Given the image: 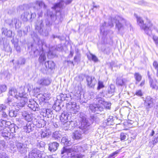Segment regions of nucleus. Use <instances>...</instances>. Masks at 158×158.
<instances>
[{
	"mask_svg": "<svg viewBox=\"0 0 158 158\" xmlns=\"http://www.w3.org/2000/svg\"><path fill=\"white\" fill-rule=\"evenodd\" d=\"M79 120L81 123V128L75 131L73 136V138L76 139L81 138L82 133H85L89 128L90 123L83 113H80Z\"/></svg>",
	"mask_w": 158,
	"mask_h": 158,
	"instance_id": "f257e3e1",
	"label": "nucleus"
},
{
	"mask_svg": "<svg viewBox=\"0 0 158 158\" xmlns=\"http://www.w3.org/2000/svg\"><path fill=\"white\" fill-rule=\"evenodd\" d=\"M79 147L74 146L71 148H67L64 147L61 150V154H63V158H82V156L80 154H74V152L79 151Z\"/></svg>",
	"mask_w": 158,
	"mask_h": 158,
	"instance_id": "f03ea898",
	"label": "nucleus"
},
{
	"mask_svg": "<svg viewBox=\"0 0 158 158\" xmlns=\"http://www.w3.org/2000/svg\"><path fill=\"white\" fill-rule=\"evenodd\" d=\"M139 26L141 29H143L145 33L148 35L151 36L152 35V31L154 29L158 32V29L153 25L151 23H149L146 25V24L144 23L143 20L142 18L139 17Z\"/></svg>",
	"mask_w": 158,
	"mask_h": 158,
	"instance_id": "7ed1b4c3",
	"label": "nucleus"
},
{
	"mask_svg": "<svg viewBox=\"0 0 158 158\" xmlns=\"http://www.w3.org/2000/svg\"><path fill=\"white\" fill-rule=\"evenodd\" d=\"M64 3L63 1L60 0L57 3H55L53 6L52 7V9L54 11L53 12L48 10L47 12V15L50 16L51 18H52L55 16L56 13V16H57V18H58V16H64L63 14H62L60 10L56 12V9H60L62 8L64 5Z\"/></svg>",
	"mask_w": 158,
	"mask_h": 158,
	"instance_id": "20e7f679",
	"label": "nucleus"
},
{
	"mask_svg": "<svg viewBox=\"0 0 158 158\" xmlns=\"http://www.w3.org/2000/svg\"><path fill=\"white\" fill-rule=\"evenodd\" d=\"M32 7L35 12L39 17L41 16L43 14L42 8L45 10L46 9L47 5L42 0H37L34 2L32 4Z\"/></svg>",
	"mask_w": 158,
	"mask_h": 158,
	"instance_id": "39448f33",
	"label": "nucleus"
},
{
	"mask_svg": "<svg viewBox=\"0 0 158 158\" xmlns=\"http://www.w3.org/2000/svg\"><path fill=\"white\" fill-rule=\"evenodd\" d=\"M70 117L71 115L70 114H68L67 112H64L62 113L60 117V119L61 122L64 123V124L66 123L67 124H69V127H73L76 126L77 124L76 122L68 121L69 118Z\"/></svg>",
	"mask_w": 158,
	"mask_h": 158,
	"instance_id": "423d86ee",
	"label": "nucleus"
},
{
	"mask_svg": "<svg viewBox=\"0 0 158 158\" xmlns=\"http://www.w3.org/2000/svg\"><path fill=\"white\" fill-rule=\"evenodd\" d=\"M110 20L111 22V24H110V22L109 25L112 27L113 26L114 23H115L116 27V28H118V31H120L123 27V26L120 22H122V23H124L125 21L124 19L118 16H116L113 19L111 18Z\"/></svg>",
	"mask_w": 158,
	"mask_h": 158,
	"instance_id": "0eeeda50",
	"label": "nucleus"
},
{
	"mask_svg": "<svg viewBox=\"0 0 158 158\" xmlns=\"http://www.w3.org/2000/svg\"><path fill=\"white\" fill-rule=\"evenodd\" d=\"M45 153L36 149L32 150L29 154V158H44Z\"/></svg>",
	"mask_w": 158,
	"mask_h": 158,
	"instance_id": "6e6552de",
	"label": "nucleus"
},
{
	"mask_svg": "<svg viewBox=\"0 0 158 158\" xmlns=\"http://www.w3.org/2000/svg\"><path fill=\"white\" fill-rule=\"evenodd\" d=\"M67 110L70 113L76 114L79 110V106H77L75 102H69L67 104Z\"/></svg>",
	"mask_w": 158,
	"mask_h": 158,
	"instance_id": "1a4fd4ad",
	"label": "nucleus"
},
{
	"mask_svg": "<svg viewBox=\"0 0 158 158\" xmlns=\"http://www.w3.org/2000/svg\"><path fill=\"white\" fill-rule=\"evenodd\" d=\"M8 94L10 96H13L17 99H20L22 96H24V95H26L25 93H20L19 92L18 93L16 89L14 87L10 88Z\"/></svg>",
	"mask_w": 158,
	"mask_h": 158,
	"instance_id": "9d476101",
	"label": "nucleus"
},
{
	"mask_svg": "<svg viewBox=\"0 0 158 158\" xmlns=\"http://www.w3.org/2000/svg\"><path fill=\"white\" fill-rule=\"evenodd\" d=\"M18 22L19 20L16 18L7 19L5 21L6 23L10 27H13L15 25L16 29H18L21 27V23Z\"/></svg>",
	"mask_w": 158,
	"mask_h": 158,
	"instance_id": "9b49d317",
	"label": "nucleus"
},
{
	"mask_svg": "<svg viewBox=\"0 0 158 158\" xmlns=\"http://www.w3.org/2000/svg\"><path fill=\"white\" fill-rule=\"evenodd\" d=\"M15 145L19 152L21 153H25L27 152L28 148L27 143L16 141L15 142Z\"/></svg>",
	"mask_w": 158,
	"mask_h": 158,
	"instance_id": "f8f14e48",
	"label": "nucleus"
},
{
	"mask_svg": "<svg viewBox=\"0 0 158 158\" xmlns=\"http://www.w3.org/2000/svg\"><path fill=\"white\" fill-rule=\"evenodd\" d=\"M31 36L33 39L34 42L38 41L37 44L39 46L40 50H41L40 47L42 49H43V47L45 46L47 47V46L44 40H40L38 37V35L35 33H33L31 35Z\"/></svg>",
	"mask_w": 158,
	"mask_h": 158,
	"instance_id": "ddd939ff",
	"label": "nucleus"
},
{
	"mask_svg": "<svg viewBox=\"0 0 158 158\" xmlns=\"http://www.w3.org/2000/svg\"><path fill=\"white\" fill-rule=\"evenodd\" d=\"M89 107L92 112L97 114H99L103 110V107L98 104H91Z\"/></svg>",
	"mask_w": 158,
	"mask_h": 158,
	"instance_id": "4468645a",
	"label": "nucleus"
},
{
	"mask_svg": "<svg viewBox=\"0 0 158 158\" xmlns=\"http://www.w3.org/2000/svg\"><path fill=\"white\" fill-rule=\"evenodd\" d=\"M36 16L35 12L31 13L30 10L25 12L24 14L21 15V18L24 21H27L28 19L35 18Z\"/></svg>",
	"mask_w": 158,
	"mask_h": 158,
	"instance_id": "2eb2a0df",
	"label": "nucleus"
},
{
	"mask_svg": "<svg viewBox=\"0 0 158 158\" xmlns=\"http://www.w3.org/2000/svg\"><path fill=\"white\" fill-rule=\"evenodd\" d=\"M18 99L20 100V102L16 104L15 109L16 110H19L26 104L28 101V99L26 97V95H24L20 99Z\"/></svg>",
	"mask_w": 158,
	"mask_h": 158,
	"instance_id": "dca6fc26",
	"label": "nucleus"
},
{
	"mask_svg": "<svg viewBox=\"0 0 158 158\" xmlns=\"http://www.w3.org/2000/svg\"><path fill=\"white\" fill-rule=\"evenodd\" d=\"M28 106L34 111H38L39 106L37 103L34 100H30L28 103Z\"/></svg>",
	"mask_w": 158,
	"mask_h": 158,
	"instance_id": "f3484780",
	"label": "nucleus"
},
{
	"mask_svg": "<svg viewBox=\"0 0 158 158\" xmlns=\"http://www.w3.org/2000/svg\"><path fill=\"white\" fill-rule=\"evenodd\" d=\"M51 80L48 78L42 77L39 79L37 83L40 85L42 86H48L51 83Z\"/></svg>",
	"mask_w": 158,
	"mask_h": 158,
	"instance_id": "a211bd4d",
	"label": "nucleus"
},
{
	"mask_svg": "<svg viewBox=\"0 0 158 158\" xmlns=\"http://www.w3.org/2000/svg\"><path fill=\"white\" fill-rule=\"evenodd\" d=\"M88 85L89 87H94L97 83V81L93 76H87L86 77Z\"/></svg>",
	"mask_w": 158,
	"mask_h": 158,
	"instance_id": "6ab92c4d",
	"label": "nucleus"
},
{
	"mask_svg": "<svg viewBox=\"0 0 158 158\" xmlns=\"http://www.w3.org/2000/svg\"><path fill=\"white\" fill-rule=\"evenodd\" d=\"M148 73L149 79V83L150 87L153 89L156 90H158V82L156 81H153L152 78L149 74V72H148Z\"/></svg>",
	"mask_w": 158,
	"mask_h": 158,
	"instance_id": "aec40b11",
	"label": "nucleus"
},
{
	"mask_svg": "<svg viewBox=\"0 0 158 158\" xmlns=\"http://www.w3.org/2000/svg\"><path fill=\"white\" fill-rule=\"evenodd\" d=\"M59 146V144L56 142H54L48 144V149L51 152L56 151Z\"/></svg>",
	"mask_w": 158,
	"mask_h": 158,
	"instance_id": "412c9836",
	"label": "nucleus"
},
{
	"mask_svg": "<svg viewBox=\"0 0 158 158\" xmlns=\"http://www.w3.org/2000/svg\"><path fill=\"white\" fill-rule=\"evenodd\" d=\"M145 102L148 104V107L150 108L155 104V100L150 96H148L145 100Z\"/></svg>",
	"mask_w": 158,
	"mask_h": 158,
	"instance_id": "4be33fe9",
	"label": "nucleus"
},
{
	"mask_svg": "<svg viewBox=\"0 0 158 158\" xmlns=\"http://www.w3.org/2000/svg\"><path fill=\"white\" fill-rule=\"evenodd\" d=\"M2 133V135L7 139L12 138L14 136L12 134H11L10 132H9L8 131L4 128L3 129Z\"/></svg>",
	"mask_w": 158,
	"mask_h": 158,
	"instance_id": "5701e85b",
	"label": "nucleus"
},
{
	"mask_svg": "<svg viewBox=\"0 0 158 158\" xmlns=\"http://www.w3.org/2000/svg\"><path fill=\"white\" fill-rule=\"evenodd\" d=\"M115 86L113 84H111L108 86L106 91L107 94L109 95L112 96L114 95L115 92Z\"/></svg>",
	"mask_w": 158,
	"mask_h": 158,
	"instance_id": "b1692460",
	"label": "nucleus"
},
{
	"mask_svg": "<svg viewBox=\"0 0 158 158\" xmlns=\"http://www.w3.org/2000/svg\"><path fill=\"white\" fill-rule=\"evenodd\" d=\"M43 111V116L48 118L52 117L53 113L50 110L48 109H44Z\"/></svg>",
	"mask_w": 158,
	"mask_h": 158,
	"instance_id": "393cba45",
	"label": "nucleus"
},
{
	"mask_svg": "<svg viewBox=\"0 0 158 158\" xmlns=\"http://www.w3.org/2000/svg\"><path fill=\"white\" fill-rule=\"evenodd\" d=\"M61 142L65 146H69L72 143L70 139L66 136L62 138Z\"/></svg>",
	"mask_w": 158,
	"mask_h": 158,
	"instance_id": "a878e982",
	"label": "nucleus"
},
{
	"mask_svg": "<svg viewBox=\"0 0 158 158\" xmlns=\"http://www.w3.org/2000/svg\"><path fill=\"white\" fill-rule=\"evenodd\" d=\"M45 65L47 69H52L55 68V64L52 61H48L45 62Z\"/></svg>",
	"mask_w": 158,
	"mask_h": 158,
	"instance_id": "bb28decb",
	"label": "nucleus"
},
{
	"mask_svg": "<svg viewBox=\"0 0 158 158\" xmlns=\"http://www.w3.org/2000/svg\"><path fill=\"white\" fill-rule=\"evenodd\" d=\"M13 99L9 96L7 99L5 101V103L7 105L12 106H15L14 102Z\"/></svg>",
	"mask_w": 158,
	"mask_h": 158,
	"instance_id": "cd10ccee",
	"label": "nucleus"
},
{
	"mask_svg": "<svg viewBox=\"0 0 158 158\" xmlns=\"http://www.w3.org/2000/svg\"><path fill=\"white\" fill-rule=\"evenodd\" d=\"M40 135L42 138H48L50 135L49 130H44L40 132Z\"/></svg>",
	"mask_w": 158,
	"mask_h": 158,
	"instance_id": "c85d7f7f",
	"label": "nucleus"
},
{
	"mask_svg": "<svg viewBox=\"0 0 158 158\" xmlns=\"http://www.w3.org/2000/svg\"><path fill=\"white\" fill-rule=\"evenodd\" d=\"M2 34L5 36L10 37L11 36L12 32L10 30H8L6 28H2Z\"/></svg>",
	"mask_w": 158,
	"mask_h": 158,
	"instance_id": "c756f323",
	"label": "nucleus"
},
{
	"mask_svg": "<svg viewBox=\"0 0 158 158\" xmlns=\"http://www.w3.org/2000/svg\"><path fill=\"white\" fill-rule=\"evenodd\" d=\"M42 22L41 21L40 22V24L39 25H37L35 26V28L36 30L38 31V32H40V33L42 34V35H44L45 36H48V32L47 31V32L45 33H43L41 32L42 31Z\"/></svg>",
	"mask_w": 158,
	"mask_h": 158,
	"instance_id": "7c9ffc66",
	"label": "nucleus"
},
{
	"mask_svg": "<svg viewBox=\"0 0 158 158\" xmlns=\"http://www.w3.org/2000/svg\"><path fill=\"white\" fill-rule=\"evenodd\" d=\"M127 81V79L125 78L121 79L117 78L116 80V84L118 85L123 86L125 84Z\"/></svg>",
	"mask_w": 158,
	"mask_h": 158,
	"instance_id": "2f4dec72",
	"label": "nucleus"
},
{
	"mask_svg": "<svg viewBox=\"0 0 158 158\" xmlns=\"http://www.w3.org/2000/svg\"><path fill=\"white\" fill-rule=\"evenodd\" d=\"M32 125L31 123L28 122L26 125L24 127V129L25 131L27 133H29L31 131V126Z\"/></svg>",
	"mask_w": 158,
	"mask_h": 158,
	"instance_id": "473e14b6",
	"label": "nucleus"
},
{
	"mask_svg": "<svg viewBox=\"0 0 158 158\" xmlns=\"http://www.w3.org/2000/svg\"><path fill=\"white\" fill-rule=\"evenodd\" d=\"M19 10V11L27 10V12H28L29 10H30L28 5L27 4H26L19 6V8L18 9V10Z\"/></svg>",
	"mask_w": 158,
	"mask_h": 158,
	"instance_id": "72a5a7b5",
	"label": "nucleus"
},
{
	"mask_svg": "<svg viewBox=\"0 0 158 158\" xmlns=\"http://www.w3.org/2000/svg\"><path fill=\"white\" fill-rule=\"evenodd\" d=\"M60 132H61L58 131L54 132L52 135V137L55 139L60 140L61 136Z\"/></svg>",
	"mask_w": 158,
	"mask_h": 158,
	"instance_id": "f704fd0d",
	"label": "nucleus"
},
{
	"mask_svg": "<svg viewBox=\"0 0 158 158\" xmlns=\"http://www.w3.org/2000/svg\"><path fill=\"white\" fill-rule=\"evenodd\" d=\"M1 124L4 127L5 129V127H7L11 125V122L9 121H6L5 120H2L0 122Z\"/></svg>",
	"mask_w": 158,
	"mask_h": 158,
	"instance_id": "c9c22d12",
	"label": "nucleus"
},
{
	"mask_svg": "<svg viewBox=\"0 0 158 158\" xmlns=\"http://www.w3.org/2000/svg\"><path fill=\"white\" fill-rule=\"evenodd\" d=\"M100 96V95H98L96 96L95 101L99 103L102 104L105 102L104 99Z\"/></svg>",
	"mask_w": 158,
	"mask_h": 158,
	"instance_id": "e433bc0d",
	"label": "nucleus"
},
{
	"mask_svg": "<svg viewBox=\"0 0 158 158\" xmlns=\"http://www.w3.org/2000/svg\"><path fill=\"white\" fill-rule=\"evenodd\" d=\"M89 60H91L94 62H97L98 61V59L97 57L94 55L90 54V55L87 56Z\"/></svg>",
	"mask_w": 158,
	"mask_h": 158,
	"instance_id": "4c0bfd02",
	"label": "nucleus"
},
{
	"mask_svg": "<svg viewBox=\"0 0 158 158\" xmlns=\"http://www.w3.org/2000/svg\"><path fill=\"white\" fill-rule=\"evenodd\" d=\"M23 116L25 118V119L28 122L31 123L30 121L31 120V115L27 114V113L23 114Z\"/></svg>",
	"mask_w": 158,
	"mask_h": 158,
	"instance_id": "58836bf2",
	"label": "nucleus"
},
{
	"mask_svg": "<svg viewBox=\"0 0 158 158\" xmlns=\"http://www.w3.org/2000/svg\"><path fill=\"white\" fill-rule=\"evenodd\" d=\"M75 52L76 55L74 57V60L75 62H77L80 60V54L78 49H75Z\"/></svg>",
	"mask_w": 158,
	"mask_h": 158,
	"instance_id": "ea45409f",
	"label": "nucleus"
},
{
	"mask_svg": "<svg viewBox=\"0 0 158 158\" xmlns=\"http://www.w3.org/2000/svg\"><path fill=\"white\" fill-rule=\"evenodd\" d=\"M52 108L56 112L59 111L61 110V107L59 103H55L53 106Z\"/></svg>",
	"mask_w": 158,
	"mask_h": 158,
	"instance_id": "a19ab883",
	"label": "nucleus"
},
{
	"mask_svg": "<svg viewBox=\"0 0 158 158\" xmlns=\"http://www.w3.org/2000/svg\"><path fill=\"white\" fill-rule=\"evenodd\" d=\"M153 66L156 71V76L158 77V62L156 61H154L153 64Z\"/></svg>",
	"mask_w": 158,
	"mask_h": 158,
	"instance_id": "79ce46f5",
	"label": "nucleus"
},
{
	"mask_svg": "<svg viewBox=\"0 0 158 158\" xmlns=\"http://www.w3.org/2000/svg\"><path fill=\"white\" fill-rule=\"evenodd\" d=\"M17 112L16 111L10 110L9 111V114L10 117H15L16 116Z\"/></svg>",
	"mask_w": 158,
	"mask_h": 158,
	"instance_id": "37998d69",
	"label": "nucleus"
},
{
	"mask_svg": "<svg viewBox=\"0 0 158 158\" xmlns=\"http://www.w3.org/2000/svg\"><path fill=\"white\" fill-rule=\"evenodd\" d=\"M6 89V86L5 85H0V94L5 92Z\"/></svg>",
	"mask_w": 158,
	"mask_h": 158,
	"instance_id": "c03bdc74",
	"label": "nucleus"
},
{
	"mask_svg": "<svg viewBox=\"0 0 158 158\" xmlns=\"http://www.w3.org/2000/svg\"><path fill=\"white\" fill-rule=\"evenodd\" d=\"M158 142V133H156L154 136L153 139L152 141V144L154 145Z\"/></svg>",
	"mask_w": 158,
	"mask_h": 158,
	"instance_id": "a18cd8bd",
	"label": "nucleus"
},
{
	"mask_svg": "<svg viewBox=\"0 0 158 158\" xmlns=\"http://www.w3.org/2000/svg\"><path fill=\"white\" fill-rule=\"evenodd\" d=\"M46 59L45 56L44 54H41L39 58V61L40 62H42L45 61Z\"/></svg>",
	"mask_w": 158,
	"mask_h": 158,
	"instance_id": "49530a36",
	"label": "nucleus"
},
{
	"mask_svg": "<svg viewBox=\"0 0 158 158\" xmlns=\"http://www.w3.org/2000/svg\"><path fill=\"white\" fill-rule=\"evenodd\" d=\"M98 86L97 88V89L98 90H99L104 87V85L103 84V82L101 81H99L98 82Z\"/></svg>",
	"mask_w": 158,
	"mask_h": 158,
	"instance_id": "de8ad7c7",
	"label": "nucleus"
},
{
	"mask_svg": "<svg viewBox=\"0 0 158 158\" xmlns=\"http://www.w3.org/2000/svg\"><path fill=\"white\" fill-rule=\"evenodd\" d=\"M25 60L24 58H20L17 62V64L18 65H22L25 64Z\"/></svg>",
	"mask_w": 158,
	"mask_h": 158,
	"instance_id": "09e8293b",
	"label": "nucleus"
},
{
	"mask_svg": "<svg viewBox=\"0 0 158 158\" xmlns=\"http://www.w3.org/2000/svg\"><path fill=\"white\" fill-rule=\"evenodd\" d=\"M45 145L46 143L44 142L41 141L37 143V146L38 148H44Z\"/></svg>",
	"mask_w": 158,
	"mask_h": 158,
	"instance_id": "8fccbe9b",
	"label": "nucleus"
},
{
	"mask_svg": "<svg viewBox=\"0 0 158 158\" xmlns=\"http://www.w3.org/2000/svg\"><path fill=\"white\" fill-rule=\"evenodd\" d=\"M4 49L6 51H9L10 49V47L8 44L6 43V44L4 43L3 44Z\"/></svg>",
	"mask_w": 158,
	"mask_h": 158,
	"instance_id": "3c124183",
	"label": "nucleus"
},
{
	"mask_svg": "<svg viewBox=\"0 0 158 158\" xmlns=\"http://www.w3.org/2000/svg\"><path fill=\"white\" fill-rule=\"evenodd\" d=\"M17 10V8H13L12 9L9 10H8L7 13L8 14L11 15L15 13Z\"/></svg>",
	"mask_w": 158,
	"mask_h": 158,
	"instance_id": "603ef678",
	"label": "nucleus"
},
{
	"mask_svg": "<svg viewBox=\"0 0 158 158\" xmlns=\"http://www.w3.org/2000/svg\"><path fill=\"white\" fill-rule=\"evenodd\" d=\"M5 147V142L4 141H0V149L1 150H2Z\"/></svg>",
	"mask_w": 158,
	"mask_h": 158,
	"instance_id": "864d4df0",
	"label": "nucleus"
},
{
	"mask_svg": "<svg viewBox=\"0 0 158 158\" xmlns=\"http://www.w3.org/2000/svg\"><path fill=\"white\" fill-rule=\"evenodd\" d=\"M103 104L104 105L106 109H109L110 108L111 105V103L108 102H106L105 101V102H104Z\"/></svg>",
	"mask_w": 158,
	"mask_h": 158,
	"instance_id": "5fc2aeb1",
	"label": "nucleus"
},
{
	"mask_svg": "<svg viewBox=\"0 0 158 158\" xmlns=\"http://www.w3.org/2000/svg\"><path fill=\"white\" fill-rule=\"evenodd\" d=\"M44 121L43 120H40V121H38V122H36V125L39 128L41 127H43L42 124V122H44Z\"/></svg>",
	"mask_w": 158,
	"mask_h": 158,
	"instance_id": "6e6d98bb",
	"label": "nucleus"
},
{
	"mask_svg": "<svg viewBox=\"0 0 158 158\" xmlns=\"http://www.w3.org/2000/svg\"><path fill=\"white\" fill-rule=\"evenodd\" d=\"M0 158H9L8 155L4 152L0 153Z\"/></svg>",
	"mask_w": 158,
	"mask_h": 158,
	"instance_id": "4d7b16f0",
	"label": "nucleus"
},
{
	"mask_svg": "<svg viewBox=\"0 0 158 158\" xmlns=\"http://www.w3.org/2000/svg\"><path fill=\"white\" fill-rule=\"evenodd\" d=\"M60 97L61 98V100L62 101L66 100V98H68L66 94H60Z\"/></svg>",
	"mask_w": 158,
	"mask_h": 158,
	"instance_id": "13d9d810",
	"label": "nucleus"
},
{
	"mask_svg": "<svg viewBox=\"0 0 158 158\" xmlns=\"http://www.w3.org/2000/svg\"><path fill=\"white\" fill-rule=\"evenodd\" d=\"M119 152V150H117L115 152H113L112 153L110 154L108 156V158H111L112 157L114 156L115 155L118 154Z\"/></svg>",
	"mask_w": 158,
	"mask_h": 158,
	"instance_id": "bf43d9fd",
	"label": "nucleus"
},
{
	"mask_svg": "<svg viewBox=\"0 0 158 158\" xmlns=\"http://www.w3.org/2000/svg\"><path fill=\"white\" fill-rule=\"evenodd\" d=\"M126 138V134L124 133H121L120 134V139L121 140H124Z\"/></svg>",
	"mask_w": 158,
	"mask_h": 158,
	"instance_id": "052dcab7",
	"label": "nucleus"
},
{
	"mask_svg": "<svg viewBox=\"0 0 158 158\" xmlns=\"http://www.w3.org/2000/svg\"><path fill=\"white\" fill-rule=\"evenodd\" d=\"M152 38L156 45H158V38L154 35H153Z\"/></svg>",
	"mask_w": 158,
	"mask_h": 158,
	"instance_id": "680f3d73",
	"label": "nucleus"
},
{
	"mask_svg": "<svg viewBox=\"0 0 158 158\" xmlns=\"http://www.w3.org/2000/svg\"><path fill=\"white\" fill-rule=\"evenodd\" d=\"M6 108V106L3 104H0V111H3Z\"/></svg>",
	"mask_w": 158,
	"mask_h": 158,
	"instance_id": "e2e57ef3",
	"label": "nucleus"
},
{
	"mask_svg": "<svg viewBox=\"0 0 158 158\" xmlns=\"http://www.w3.org/2000/svg\"><path fill=\"white\" fill-rule=\"evenodd\" d=\"M10 131L12 133L11 134H12L14 136L13 133L16 132L15 127H14L11 128L10 129Z\"/></svg>",
	"mask_w": 158,
	"mask_h": 158,
	"instance_id": "0e129e2a",
	"label": "nucleus"
},
{
	"mask_svg": "<svg viewBox=\"0 0 158 158\" xmlns=\"http://www.w3.org/2000/svg\"><path fill=\"white\" fill-rule=\"evenodd\" d=\"M123 111H125L128 114L129 112V109L127 107L123 108L121 110Z\"/></svg>",
	"mask_w": 158,
	"mask_h": 158,
	"instance_id": "69168bd1",
	"label": "nucleus"
},
{
	"mask_svg": "<svg viewBox=\"0 0 158 158\" xmlns=\"http://www.w3.org/2000/svg\"><path fill=\"white\" fill-rule=\"evenodd\" d=\"M2 117L4 118H7L8 117V115L6 114L5 112H2Z\"/></svg>",
	"mask_w": 158,
	"mask_h": 158,
	"instance_id": "338daca9",
	"label": "nucleus"
},
{
	"mask_svg": "<svg viewBox=\"0 0 158 158\" xmlns=\"http://www.w3.org/2000/svg\"><path fill=\"white\" fill-rule=\"evenodd\" d=\"M22 31L21 30H19L18 31V35H19V36H21L22 35Z\"/></svg>",
	"mask_w": 158,
	"mask_h": 158,
	"instance_id": "774afa93",
	"label": "nucleus"
}]
</instances>
